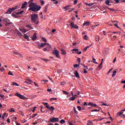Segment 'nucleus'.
<instances>
[{"label": "nucleus", "instance_id": "f257e3e1", "mask_svg": "<svg viewBox=\"0 0 125 125\" xmlns=\"http://www.w3.org/2000/svg\"><path fill=\"white\" fill-rule=\"evenodd\" d=\"M34 0H30L28 2L30 3L28 5V7H30L28 9V10L30 11H33V12H36L37 11H39L42 7L39 5H37V4L33 2Z\"/></svg>", "mask_w": 125, "mask_h": 125}, {"label": "nucleus", "instance_id": "f03ea898", "mask_svg": "<svg viewBox=\"0 0 125 125\" xmlns=\"http://www.w3.org/2000/svg\"><path fill=\"white\" fill-rule=\"evenodd\" d=\"M31 20L33 23H34L36 25H38L40 23V21H39V15L37 14H33L30 15Z\"/></svg>", "mask_w": 125, "mask_h": 125}, {"label": "nucleus", "instance_id": "7ed1b4c3", "mask_svg": "<svg viewBox=\"0 0 125 125\" xmlns=\"http://www.w3.org/2000/svg\"><path fill=\"white\" fill-rule=\"evenodd\" d=\"M49 123H57L59 122V118L56 117H53L50 119H49Z\"/></svg>", "mask_w": 125, "mask_h": 125}, {"label": "nucleus", "instance_id": "20e7f679", "mask_svg": "<svg viewBox=\"0 0 125 125\" xmlns=\"http://www.w3.org/2000/svg\"><path fill=\"white\" fill-rule=\"evenodd\" d=\"M16 96L20 98V99H23L24 100H28V98L20 94V93H17Z\"/></svg>", "mask_w": 125, "mask_h": 125}, {"label": "nucleus", "instance_id": "39448f33", "mask_svg": "<svg viewBox=\"0 0 125 125\" xmlns=\"http://www.w3.org/2000/svg\"><path fill=\"white\" fill-rule=\"evenodd\" d=\"M24 12V11H21L19 12H15L13 14H12V16H13V17H15V18H16L17 16L16 15H19L20 14H23V13Z\"/></svg>", "mask_w": 125, "mask_h": 125}, {"label": "nucleus", "instance_id": "423d86ee", "mask_svg": "<svg viewBox=\"0 0 125 125\" xmlns=\"http://www.w3.org/2000/svg\"><path fill=\"white\" fill-rule=\"evenodd\" d=\"M70 26L71 28H73L74 29H77V30H79V26H78L77 24H75L73 22H70Z\"/></svg>", "mask_w": 125, "mask_h": 125}, {"label": "nucleus", "instance_id": "0eeeda50", "mask_svg": "<svg viewBox=\"0 0 125 125\" xmlns=\"http://www.w3.org/2000/svg\"><path fill=\"white\" fill-rule=\"evenodd\" d=\"M15 9H17V7H13V8H10V9H8L7 11L6 12V14H10L13 10H15Z\"/></svg>", "mask_w": 125, "mask_h": 125}, {"label": "nucleus", "instance_id": "6e6552de", "mask_svg": "<svg viewBox=\"0 0 125 125\" xmlns=\"http://www.w3.org/2000/svg\"><path fill=\"white\" fill-rule=\"evenodd\" d=\"M46 45V43H42L41 44H39L38 48L39 49H41V48H42V47H44Z\"/></svg>", "mask_w": 125, "mask_h": 125}, {"label": "nucleus", "instance_id": "1a4fd4ad", "mask_svg": "<svg viewBox=\"0 0 125 125\" xmlns=\"http://www.w3.org/2000/svg\"><path fill=\"white\" fill-rule=\"evenodd\" d=\"M53 54H54V55H56V57H57L58 58H59V51H58V50H55L53 52Z\"/></svg>", "mask_w": 125, "mask_h": 125}, {"label": "nucleus", "instance_id": "9d476101", "mask_svg": "<svg viewBox=\"0 0 125 125\" xmlns=\"http://www.w3.org/2000/svg\"><path fill=\"white\" fill-rule=\"evenodd\" d=\"M88 106H91V107H97V104H93V103H89Z\"/></svg>", "mask_w": 125, "mask_h": 125}, {"label": "nucleus", "instance_id": "9b49d317", "mask_svg": "<svg viewBox=\"0 0 125 125\" xmlns=\"http://www.w3.org/2000/svg\"><path fill=\"white\" fill-rule=\"evenodd\" d=\"M25 83H34V82L32 80H31V79H27L26 81L25 82Z\"/></svg>", "mask_w": 125, "mask_h": 125}, {"label": "nucleus", "instance_id": "f8f14e48", "mask_svg": "<svg viewBox=\"0 0 125 125\" xmlns=\"http://www.w3.org/2000/svg\"><path fill=\"white\" fill-rule=\"evenodd\" d=\"M2 21L5 23H8V22H10V20H8V19L6 18H4L2 19Z\"/></svg>", "mask_w": 125, "mask_h": 125}, {"label": "nucleus", "instance_id": "ddd939ff", "mask_svg": "<svg viewBox=\"0 0 125 125\" xmlns=\"http://www.w3.org/2000/svg\"><path fill=\"white\" fill-rule=\"evenodd\" d=\"M15 32L17 33V34H18V36H19V37H22V36H23V35H22V33H21L20 32H19V30H18V29H16L15 30Z\"/></svg>", "mask_w": 125, "mask_h": 125}, {"label": "nucleus", "instance_id": "4468645a", "mask_svg": "<svg viewBox=\"0 0 125 125\" xmlns=\"http://www.w3.org/2000/svg\"><path fill=\"white\" fill-rule=\"evenodd\" d=\"M37 39H38V37H37V33H35L32 38V41H35V40H37Z\"/></svg>", "mask_w": 125, "mask_h": 125}, {"label": "nucleus", "instance_id": "2eb2a0df", "mask_svg": "<svg viewBox=\"0 0 125 125\" xmlns=\"http://www.w3.org/2000/svg\"><path fill=\"white\" fill-rule=\"evenodd\" d=\"M48 6H49V4H47L44 8V11L45 13H46L47 12V8H48Z\"/></svg>", "mask_w": 125, "mask_h": 125}, {"label": "nucleus", "instance_id": "dca6fc26", "mask_svg": "<svg viewBox=\"0 0 125 125\" xmlns=\"http://www.w3.org/2000/svg\"><path fill=\"white\" fill-rule=\"evenodd\" d=\"M26 27H27V28H29L30 30L34 29V28H33V27H32V24H28V25H26Z\"/></svg>", "mask_w": 125, "mask_h": 125}, {"label": "nucleus", "instance_id": "f3484780", "mask_svg": "<svg viewBox=\"0 0 125 125\" xmlns=\"http://www.w3.org/2000/svg\"><path fill=\"white\" fill-rule=\"evenodd\" d=\"M27 5V2H24L21 5V8H25Z\"/></svg>", "mask_w": 125, "mask_h": 125}, {"label": "nucleus", "instance_id": "a211bd4d", "mask_svg": "<svg viewBox=\"0 0 125 125\" xmlns=\"http://www.w3.org/2000/svg\"><path fill=\"white\" fill-rule=\"evenodd\" d=\"M75 75L77 78H80V75H79V72H78L77 71H75Z\"/></svg>", "mask_w": 125, "mask_h": 125}, {"label": "nucleus", "instance_id": "6ab92c4d", "mask_svg": "<svg viewBox=\"0 0 125 125\" xmlns=\"http://www.w3.org/2000/svg\"><path fill=\"white\" fill-rule=\"evenodd\" d=\"M76 100V97L74 96H73V97H70L69 99V100H70L71 101H74V100Z\"/></svg>", "mask_w": 125, "mask_h": 125}, {"label": "nucleus", "instance_id": "aec40b11", "mask_svg": "<svg viewBox=\"0 0 125 125\" xmlns=\"http://www.w3.org/2000/svg\"><path fill=\"white\" fill-rule=\"evenodd\" d=\"M105 2L107 5H111V4H110V0H106L105 1Z\"/></svg>", "mask_w": 125, "mask_h": 125}, {"label": "nucleus", "instance_id": "412c9836", "mask_svg": "<svg viewBox=\"0 0 125 125\" xmlns=\"http://www.w3.org/2000/svg\"><path fill=\"white\" fill-rule=\"evenodd\" d=\"M20 30L21 31V32H22V33H26V32H27V31H26V30H25V29L24 28H20Z\"/></svg>", "mask_w": 125, "mask_h": 125}, {"label": "nucleus", "instance_id": "4be33fe9", "mask_svg": "<svg viewBox=\"0 0 125 125\" xmlns=\"http://www.w3.org/2000/svg\"><path fill=\"white\" fill-rule=\"evenodd\" d=\"M23 38L26 40H29V36H28V35H27L26 34H24Z\"/></svg>", "mask_w": 125, "mask_h": 125}, {"label": "nucleus", "instance_id": "5701e85b", "mask_svg": "<svg viewBox=\"0 0 125 125\" xmlns=\"http://www.w3.org/2000/svg\"><path fill=\"white\" fill-rule=\"evenodd\" d=\"M90 46H91V45H89V46H87L86 47H85L83 49L84 51H86V50H87V48H89V47H90Z\"/></svg>", "mask_w": 125, "mask_h": 125}, {"label": "nucleus", "instance_id": "b1692460", "mask_svg": "<svg viewBox=\"0 0 125 125\" xmlns=\"http://www.w3.org/2000/svg\"><path fill=\"white\" fill-rule=\"evenodd\" d=\"M61 51H62V54H63L64 55H65V54H66V51H65V50H64L63 49H61Z\"/></svg>", "mask_w": 125, "mask_h": 125}, {"label": "nucleus", "instance_id": "393cba45", "mask_svg": "<svg viewBox=\"0 0 125 125\" xmlns=\"http://www.w3.org/2000/svg\"><path fill=\"white\" fill-rule=\"evenodd\" d=\"M86 25V26H88V25H89V22L87 21V22H84V23L83 24V26H84V25Z\"/></svg>", "mask_w": 125, "mask_h": 125}, {"label": "nucleus", "instance_id": "a878e982", "mask_svg": "<svg viewBox=\"0 0 125 125\" xmlns=\"http://www.w3.org/2000/svg\"><path fill=\"white\" fill-rule=\"evenodd\" d=\"M60 123L61 124H62V125H63V124H65V123H66V122L65 121V120H64L63 119L61 120L60 121Z\"/></svg>", "mask_w": 125, "mask_h": 125}, {"label": "nucleus", "instance_id": "bb28decb", "mask_svg": "<svg viewBox=\"0 0 125 125\" xmlns=\"http://www.w3.org/2000/svg\"><path fill=\"white\" fill-rule=\"evenodd\" d=\"M116 74H117V71H113L112 77H115V76H116Z\"/></svg>", "mask_w": 125, "mask_h": 125}, {"label": "nucleus", "instance_id": "cd10ccee", "mask_svg": "<svg viewBox=\"0 0 125 125\" xmlns=\"http://www.w3.org/2000/svg\"><path fill=\"white\" fill-rule=\"evenodd\" d=\"M42 41L43 42H47V40H46V39L43 38V37H42Z\"/></svg>", "mask_w": 125, "mask_h": 125}, {"label": "nucleus", "instance_id": "c85d7f7f", "mask_svg": "<svg viewBox=\"0 0 125 125\" xmlns=\"http://www.w3.org/2000/svg\"><path fill=\"white\" fill-rule=\"evenodd\" d=\"M14 54H15V55H17V54H18V56H20L21 55L20 53L17 52H14Z\"/></svg>", "mask_w": 125, "mask_h": 125}, {"label": "nucleus", "instance_id": "c756f323", "mask_svg": "<svg viewBox=\"0 0 125 125\" xmlns=\"http://www.w3.org/2000/svg\"><path fill=\"white\" fill-rule=\"evenodd\" d=\"M5 115H6V113H4L2 116V119L4 120V118H5Z\"/></svg>", "mask_w": 125, "mask_h": 125}, {"label": "nucleus", "instance_id": "7c9ffc66", "mask_svg": "<svg viewBox=\"0 0 125 125\" xmlns=\"http://www.w3.org/2000/svg\"><path fill=\"white\" fill-rule=\"evenodd\" d=\"M99 111H100V109H93L91 110V112H99Z\"/></svg>", "mask_w": 125, "mask_h": 125}, {"label": "nucleus", "instance_id": "2f4dec72", "mask_svg": "<svg viewBox=\"0 0 125 125\" xmlns=\"http://www.w3.org/2000/svg\"><path fill=\"white\" fill-rule=\"evenodd\" d=\"M49 110H51V111H54V106H51L49 107Z\"/></svg>", "mask_w": 125, "mask_h": 125}, {"label": "nucleus", "instance_id": "473e14b6", "mask_svg": "<svg viewBox=\"0 0 125 125\" xmlns=\"http://www.w3.org/2000/svg\"><path fill=\"white\" fill-rule=\"evenodd\" d=\"M74 111L75 114H76V115L79 114V112H78V111H77V110H76L75 107H74Z\"/></svg>", "mask_w": 125, "mask_h": 125}, {"label": "nucleus", "instance_id": "72a5a7b5", "mask_svg": "<svg viewBox=\"0 0 125 125\" xmlns=\"http://www.w3.org/2000/svg\"><path fill=\"white\" fill-rule=\"evenodd\" d=\"M13 85H16L17 86H19V84L15 82H13Z\"/></svg>", "mask_w": 125, "mask_h": 125}, {"label": "nucleus", "instance_id": "f704fd0d", "mask_svg": "<svg viewBox=\"0 0 125 125\" xmlns=\"http://www.w3.org/2000/svg\"><path fill=\"white\" fill-rule=\"evenodd\" d=\"M117 115L119 116V117H121V116H122V115H123V112L121 111V112H120L119 113H117Z\"/></svg>", "mask_w": 125, "mask_h": 125}, {"label": "nucleus", "instance_id": "c9c22d12", "mask_svg": "<svg viewBox=\"0 0 125 125\" xmlns=\"http://www.w3.org/2000/svg\"><path fill=\"white\" fill-rule=\"evenodd\" d=\"M41 112L42 113H44V108H42V106H41Z\"/></svg>", "mask_w": 125, "mask_h": 125}, {"label": "nucleus", "instance_id": "e433bc0d", "mask_svg": "<svg viewBox=\"0 0 125 125\" xmlns=\"http://www.w3.org/2000/svg\"><path fill=\"white\" fill-rule=\"evenodd\" d=\"M103 62H101V63L98 66L99 68H100V69H101V68H102V64H103Z\"/></svg>", "mask_w": 125, "mask_h": 125}, {"label": "nucleus", "instance_id": "4c0bfd02", "mask_svg": "<svg viewBox=\"0 0 125 125\" xmlns=\"http://www.w3.org/2000/svg\"><path fill=\"white\" fill-rule=\"evenodd\" d=\"M10 112L11 113L12 112H15V110L14 108H10Z\"/></svg>", "mask_w": 125, "mask_h": 125}, {"label": "nucleus", "instance_id": "58836bf2", "mask_svg": "<svg viewBox=\"0 0 125 125\" xmlns=\"http://www.w3.org/2000/svg\"><path fill=\"white\" fill-rule=\"evenodd\" d=\"M42 60H43V61H45V62H48V61H49V60L46 59L42 58Z\"/></svg>", "mask_w": 125, "mask_h": 125}, {"label": "nucleus", "instance_id": "ea45409f", "mask_svg": "<svg viewBox=\"0 0 125 125\" xmlns=\"http://www.w3.org/2000/svg\"><path fill=\"white\" fill-rule=\"evenodd\" d=\"M8 75H9V76H14V75H13V74H12L10 71H9Z\"/></svg>", "mask_w": 125, "mask_h": 125}, {"label": "nucleus", "instance_id": "a19ab883", "mask_svg": "<svg viewBox=\"0 0 125 125\" xmlns=\"http://www.w3.org/2000/svg\"><path fill=\"white\" fill-rule=\"evenodd\" d=\"M62 92H63V93L64 94H65V95H68V94H69V93H68L67 91H64V90L62 91Z\"/></svg>", "mask_w": 125, "mask_h": 125}, {"label": "nucleus", "instance_id": "79ce46f5", "mask_svg": "<svg viewBox=\"0 0 125 125\" xmlns=\"http://www.w3.org/2000/svg\"><path fill=\"white\" fill-rule=\"evenodd\" d=\"M81 64L82 65V66H83L85 68V70H87V69H88L87 66H86V65H84V64L82 63H81Z\"/></svg>", "mask_w": 125, "mask_h": 125}, {"label": "nucleus", "instance_id": "37998d69", "mask_svg": "<svg viewBox=\"0 0 125 125\" xmlns=\"http://www.w3.org/2000/svg\"><path fill=\"white\" fill-rule=\"evenodd\" d=\"M84 40H87L88 39V37H87V35H84L83 37Z\"/></svg>", "mask_w": 125, "mask_h": 125}, {"label": "nucleus", "instance_id": "c03bdc74", "mask_svg": "<svg viewBox=\"0 0 125 125\" xmlns=\"http://www.w3.org/2000/svg\"><path fill=\"white\" fill-rule=\"evenodd\" d=\"M72 51H75V52H78L79 51V49H73Z\"/></svg>", "mask_w": 125, "mask_h": 125}, {"label": "nucleus", "instance_id": "a18cd8bd", "mask_svg": "<svg viewBox=\"0 0 125 125\" xmlns=\"http://www.w3.org/2000/svg\"><path fill=\"white\" fill-rule=\"evenodd\" d=\"M41 3L42 5H43V4H44V1L42 0H41Z\"/></svg>", "mask_w": 125, "mask_h": 125}, {"label": "nucleus", "instance_id": "49530a36", "mask_svg": "<svg viewBox=\"0 0 125 125\" xmlns=\"http://www.w3.org/2000/svg\"><path fill=\"white\" fill-rule=\"evenodd\" d=\"M77 108H78V110H79V111H81L82 110V107H81V106H77Z\"/></svg>", "mask_w": 125, "mask_h": 125}, {"label": "nucleus", "instance_id": "de8ad7c7", "mask_svg": "<svg viewBox=\"0 0 125 125\" xmlns=\"http://www.w3.org/2000/svg\"><path fill=\"white\" fill-rule=\"evenodd\" d=\"M53 100H57V99L56 98H52L50 99V101H53Z\"/></svg>", "mask_w": 125, "mask_h": 125}, {"label": "nucleus", "instance_id": "09e8293b", "mask_svg": "<svg viewBox=\"0 0 125 125\" xmlns=\"http://www.w3.org/2000/svg\"><path fill=\"white\" fill-rule=\"evenodd\" d=\"M79 66H80L79 64H74V68H78V67H79Z\"/></svg>", "mask_w": 125, "mask_h": 125}, {"label": "nucleus", "instance_id": "8fccbe9b", "mask_svg": "<svg viewBox=\"0 0 125 125\" xmlns=\"http://www.w3.org/2000/svg\"><path fill=\"white\" fill-rule=\"evenodd\" d=\"M94 4V3H91L88 4V6H91Z\"/></svg>", "mask_w": 125, "mask_h": 125}, {"label": "nucleus", "instance_id": "3c124183", "mask_svg": "<svg viewBox=\"0 0 125 125\" xmlns=\"http://www.w3.org/2000/svg\"><path fill=\"white\" fill-rule=\"evenodd\" d=\"M11 24H13V23L12 22H8L5 24V26H8V25H10Z\"/></svg>", "mask_w": 125, "mask_h": 125}, {"label": "nucleus", "instance_id": "603ef678", "mask_svg": "<svg viewBox=\"0 0 125 125\" xmlns=\"http://www.w3.org/2000/svg\"><path fill=\"white\" fill-rule=\"evenodd\" d=\"M36 109H37V106H34L33 107V110H32L33 113L35 112V111L36 110Z\"/></svg>", "mask_w": 125, "mask_h": 125}, {"label": "nucleus", "instance_id": "864d4df0", "mask_svg": "<svg viewBox=\"0 0 125 125\" xmlns=\"http://www.w3.org/2000/svg\"><path fill=\"white\" fill-rule=\"evenodd\" d=\"M42 82H43L44 83H47V82H48V80H42Z\"/></svg>", "mask_w": 125, "mask_h": 125}, {"label": "nucleus", "instance_id": "5fc2aeb1", "mask_svg": "<svg viewBox=\"0 0 125 125\" xmlns=\"http://www.w3.org/2000/svg\"><path fill=\"white\" fill-rule=\"evenodd\" d=\"M0 71H1V72H3V71H4V67L1 68Z\"/></svg>", "mask_w": 125, "mask_h": 125}, {"label": "nucleus", "instance_id": "6e6d98bb", "mask_svg": "<svg viewBox=\"0 0 125 125\" xmlns=\"http://www.w3.org/2000/svg\"><path fill=\"white\" fill-rule=\"evenodd\" d=\"M114 26L115 27H117V28H118L119 29H121V28H120V27H119V26L118 25V24L117 23H115Z\"/></svg>", "mask_w": 125, "mask_h": 125}, {"label": "nucleus", "instance_id": "4d7b16f0", "mask_svg": "<svg viewBox=\"0 0 125 125\" xmlns=\"http://www.w3.org/2000/svg\"><path fill=\"white\" fill-rule=\"evenodd\" d=\"M109 51V48H106L105 49V53H107V52H108V51Z\"/></svg>", "mask_w": 125, "mask_h": 125}, {"label": "nucleus", "instance_id": "13d9d810", "mask_svg": "<svg viewBox=\"0 0 125 125\" xmlns=\"http://www.w3.org/2000/svg\"><path fill=\"white\" fill-rule=\"evenodd\" d=\"M46 45L49 46V48H51V45L49 44V43H46Z\"/></svg>", "mask_w": 125, "mask_h": 125}, {"label": "nucleus", "instance_id": "bf43d9fd", "mask_svg": "<svg viewBox=\"0 0 125 125\" xmlns=\"http://www.w3.org/2000/svg\"><path fill=\"white\" fill-rule=\"evenodd\" d=\"M64 9H65V11H67L68 10V8L67 7V6H65L64 8H63Z\"/></svg>", "mask_w": 125, "mask_h": 125}, {"label": "nucleus", "instance_id": "052dcab7", "mask_svg": "<svg viewBox=\"0 0 125 125\" xmlns=\"http://www.w3.org/2000/svg\"><path fill=\"white\" fill-rule=\"evenodd\" d=\"M91 123H92L91 121H88V123L87 124V125H90V124H91Z\"/></svg>", "mask_w": 125, "mask_h": 125}, {"label": "nucleus", "instance_id": "680f3d73", "mask_svg": "<svg viewBox=\"0 0 125 125\" xmlns=\"http://www.w3.org/2000/svg\"><path fill=\"white\" fill-rule=\"evenodd\" d=\"M74 9H75V8H70L69 9L68 12H71V11H72V10H74Z\"/></svg>", "mask_w": 125, "mask_h": 125}, {"label": "nucleus", "instance_id": "e2e57ef3", "mask_svg": "<svg viewBox=\"0 0 125 125\" xmlns=\"http://www.w3.org/2000/svg\"><path fill=\"white\" fill-rule=\"evenodd\" d=\"M36 116H38V114H37V113L34 114V115L32 116V118H35Z\"/></svg>", "mask_w": 125, "mask_h": 125}, {"label": "nucleus", "instance_id": "0e129e2a", "mask_svg": "<svg viewBox=\"0 0 125 125\" xmlns=\"http://www.w3.org/2000/svg\"><path fill=\"white\" fill-rule=\"evenodd\" d=\"M78 61L79 62V64H81V58H78L77 59Z\"/></svg>", "mask_w": 125, "mask_h": 125}, {"label": "nucleus", "instance_id": "69168bd1", "mask_svg": "<svg viewBox=\"0 0 125 125\" xmlns=\"http://www.w3.org/2000/svg\"><path fill=\"white\" fill-rule=\"evenodd\" d=\"M108 9H109V10H111V11H116V10L114 9L108 8Z\"/></svg>", "mask_w": 125, "mask_h": 125}, {"label": "nucleus", "instance_id": "338daca9", "mask_svg": "<svg viewBox=\"0 0 125 125\" xmlns=\"http://www.w3.org/2000/svg\"><path fill=\"white\" fill-rule=\"evenodd\" d=\"M77 3H78V0H75L74 1V4H77Z\"/></svg>", "mask_w": 125, "mask_h": 125}, {"label": "nucleus", "instance_id": "774afa93", "mask_svg": "<svg viewBox=\"0 0 125 125\" xmlns=\"http://www.w3.org/2000/svg\"><path fill=\"white\" fill-rule=\"evenodd\" d=\"M0 97H1V98H3V97H4V95L2 94H0Z\"/></svg>", "mask_w": 125, "mask_h": 125}]
</instances>
